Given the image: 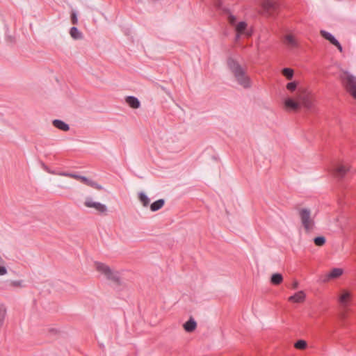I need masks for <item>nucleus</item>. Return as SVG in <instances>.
<instances>
[{"label": "nucleus", "instance_id": "bb28decb", "mask_svg": "<svg viewBox=\"0 0 356 356\" xmlns=\"http://www.w3.org/2000/svg\"><path fill=\"white\" fill-rule=\"evenodd\" d=\"M325 238L324 236H317L314 238V242L317 246H323L325 243Z\"/></svg>", "mask_w": 356, "mask_h": 356}, {"label": "nucleus", "instance_id": "c9c22d12", "mask_svg": "<svg viewBox=\"0 0 356 356\" xmlns=\"http://www.w3.org/2000/svg\"><path fill=\"white\" fill-rule=\"evenodd\" d=\"M331 279H332V278H331V277H330V276H329V273H328V274L325 275L322 278L321 281H322L323 282H328V281H329L330 280H331Z\"/></svg>", "mask_w": 356, "mask_h": 356}, {"label": "nucleus", "instance_id": "7ed1b4c3", "mask_svg": "<svg viewBox=\"0 0 356 356\" xmlns=\"http://www.w3.org/2000/svg\"><path fill=\"white\" fill-rule=\"evenodd\" d=\"M298 214L305 232H312L315 227L314 216L309 208L303 207L298 209Z\"/></svg>", "mask_w": 356, "mask_h": 356}, {"label": "nucleus", "instance_id": "a19ab883", "mask_svg": "<svg viewBox=\"0 0 356 356\" xmlns=\"http://www.w3.org/2000/svg\"><path fill=\"white\" fill-rule=\"evenodd\" d=\"M340 317L342 320H344L346 318V315L344 313L340 314Z\"/></svg>", "mask_w": 356, "mask_h": 356}, {"label": "nucleus", "instance_id": "7c9ffc66", "mask_svg": "<svg viewBox=\"0 0 356 356\" xmlns=\"http://www.w3.org/2000/svg\"><path fill=\"white\" fill-rule=\"evenodd\" d=\"M58 186L60 188H65V189L70 188L69 183L67 181H60V182L59 183Z\"/></svg>", "mask_w": 356, "mask_h": 356}, {"label": "nucleus", "instance_id": "f3484780", "mask_svg": "<svg viewBox=\"0 0 356 356\" xmlns=\"http://www.w3.org/2000/svg\"><path fill=\"white\" fill-rule=\"evenodd\" d=\"M320 33L322 37L327 40L333 45L338 41L330 33L321 30Z\"/></svg>", "mask_w": 356, "mask_h": 356}, {"label": "nucleus", "instance_id": "e433bc0d", "mask_svg": "<svg viewBox=\"0 0 356 356\" xmlns=\"http://www.w3.org/2000/svg\"><path fill=\"white\" fill-rule=\"evenodd\" d=\"M298 285H299V283L297 280H294L292 283V285H291V287L293 289H296L298 287Z\"/></svg>", "mask_w": 356, "mask_h": 356}, {"label": "nucleus", "instance_id": "20e7f679", "mask_svg": "<svg viewBox=\"0 0 356 356\" xmlns=\"http://www.w3.org/2000/svg\"><path fill=\"white\" fill-rule=\"evenodd\" d=\"M339 79L343 86L356 99V76L347 70H341Z\"/></svg>", "mask_w": 356, "mask_h": 356}, {"label": "nucleus", "instance_id": "a211bd4d", "mask_svg": "<svg viewBox=\"0 0 356 356\" xmlns=\"http://www.w3.org/2000/svg\"><path fill=\"white\" fill-rule=\"evenodd\" d=\"M247 24L245 22H240L235 28L237 33L236 39L238 40L240 38V35L242 34L245 30Z\"/></svg>", "mask_w": 356, "mask_h": 356}, {"label": "nucleus", "instance_id": "6e6552de", "mask_svg": "<svg viewBox=\"0 0 356 356\" xmlns=\"http://www.w3.org/2000/svg\"><path fill=\"white\" fill-rule=\"evenodd\" d=\"M297 99L300 102V106H303L307 110L313 106V102L308 95H298Z\"/></svg>", "mask_w": 356, "mask_h": 356}, {"label": "nucleus", "instance_id": "a878e982", "mask_svg": "<svg viewBox=\"0 0 356 356\" xmlns=\"http://www.w3.org/2000/svg\"><path fill=\"white\" fill-rule=\"evenodd\" d=\"M307 342L305 340H298L295 344L294 346L296 348L299 350H304L307 348Z\"/></svg>", "mask_w": 356, "mask_h": 356}, {"label": "nucleus", "instance_id": "72a5a7b5", "mask_svg": "<svg viewBox=\"0 0 356 356\" xmlns=\"http://www.w3.org/2000/svg\"><path fill=\"white\" fill-rule=\"evenodd\" d=\"M228 21L231 24L234 25L236 21V19L234 15L229 14L228 16Z\"/></svg>", "mask_w": 356, "mask_h": 356}, {"label": "nucleus", "instance_id": "f03ea898", "mask_svg": "<svg viewBox=\"0 0 356 356\" xmlns=\"http://www.w3.org/2000/svg\"><path fill=\"white\" fill-rule=\"evenodd\" d=\"M95 266L96 270L102 275L106 280L117 286L122 285V283L118 271L108 265L98 261L95 262Z\"/></svg>", "mask_w": 356, "mask_h": 356}, {"label": "nucleus", "instance_id": "f8f14e48", "mask_svg": "<svg viewBox=\"0 0 356 356\" xmlns=\"http://www.w3.org/2000/svg\"><path fill=\"white\" fill-rule=\"evenodd\" d=\"M52 124L56 128L64 131H67L70 130V126L67 123L60 120H54L52 121Z\"/></svg>", "mask_w": 356, "mask_h": 356}, {"label": "nucleus", "instance_id": "79ce46f5", "mask_svg": "<svg viewBox=\"0 0 356 356\" xmlns=\"http://www.w3.org/2000/svg\"><path fill=\"white\" fill-rule=\"evenodd\" d=\"M51 331L52 332H56L54 329H51Z\"/></svg>", "mask_w": 356, "mask_h": 356}, {"label": "nucleus", "instance_id": "58836bf2", "mask_svg": "<svg viewBox=\"0 0 356 356\" xmlns=\"http://www.w3.org/2000/svg\"><path fill=\"white\" fill-rule=\"evenodd\" d=\"M97 184V183H96L95 181H93L90 180V183H89L88 186H91V187H92V188H95V186H96V184Z\"/></svg>", "mask_w": 356, "mask_h": 356}, {"label": "nucleus", "instance_id": "b1692460", "mask_svg": "<svg viewBox=\"0 0 356 356\" xmlns=\"http://www.w3.org/2000/svg\"><path fill=\"white\" fill-rule=\"evenodd\" d=\"M6 315V309L3 305L0 304V327L3 325Z\"/></svg>", "mask_w": 356, "mask_h": 356}, {"label": "nucleus", "instance_id": "f704fd0d", "mask_svg": "<svg viewBox=\"0 0 356 356\" xmlns=\"http://www.w3.org/2000/svg\"><path fill=\"white\" fill-rule=\"evenodd\" d=\"M80 180L85 184L88 185L89 184L90 179H88L86 177L81 176Z\"/></svg>", "mask_w": 356, "mask_h": 356}, {"label": "nucleus", "instance_id": "2f4dec72", "mask_svg": "<svg viewBox=\"0 0 356 356\" xmlns=\"http://www.w3.org/2000/svg\"><path fill=\"white\" fill-rule=\"evenodd\" d=\"M4 263H0V276L7 274V268L3 266Z\"/></svg>", "mask_w": 356, "mask_h": 356}, {"label": "nucleus", "instance_id": "473e14b6", "mask_svg": "<svg viewBox=\"0 0 356 356\" xmlns=\"http://www.w3.org/2000/svg\"><path fill=\"white\" fill-rule=\"evenodd\" d=\"M71 21L73 24H77V23H78V18L76 16V13L75 12L72 13Z\"/></svg>", "mask_w": 356, "mask_h": 356}, {"label": "nucleus", "instance_id": "ea45409f", "mask_svg": "<svg viewBox=\"0 0 356 356\" xmlns=\"http://www.w3.org/2000/svg\"><path fill=\"white\" fill-rule=\"evenodd\" d=\"M95 188H96V189H97V190H102V189H103V187H102V186H101V185H99V184H96V186H95Z\"/></svg>", "mask_w": 356, "mask_h": 356}, {"label": "nucleus", "instance_id": "9d476101", "mask_svg": "<svg viewBox=\"0 0 356 356\" xmlns=\"http://www.w3.org/2000/svg\"><path fill=\"white\" fill-rule=\"evenodd\" d=\"M305 293L303 291H299L294 295L290 296L288 300L290 302L300 303L305 301Z\"/></svg>", "mask_w": 356, "mask_h": 356}, {"label": "nucleus", "instance_id": "423d86ee", "mask_svg": "<svg viewBox=\"0 0 356 356\" xmlns=\"http://www.w3.org/2000/svg\"><path fill=\"white\" fill-rule=\"evenodd\" d=\"M84 205L88 208L94 209L98 213H106L107 212V207L105 204L95 202L90 197L86 198Z\"/></svg>", "mask_w": 356, "mask_h": 356}, {"label": "nucleus", "instance_id": "4c0bfd02", "mask_svg": "<svg viewBox=\"0 0 356 356\" xmlns=\"http://www.w3.org/2000/svg\"><path fill=\"white\" fill-rule=\"evenodd\" d=\"M335 47H337V48L341 52L343 51V48H342V46L341 45V44L339 42V41H337L334 44Z\"/></svg>", "mask_w": 356, "mask_h": 356}, {"label": "nucleus", "instance_id": "9b49d317", "mask_svg": "<svg viewBox=\"0 0 356 356\" xmlns=\"http://www.w3.org/2000/svg\"><path fill=\"white\" fill-rule=\"evenodd\" d=\"M284 105L286 107V108L292 110V111H297L300 108V102L295 101L294 99L291 98H288L284 101Z\"/></svg>", "mask_w": 356, "mask_h": 356}, {"label": "nucleus", "instance_id": "0eeeda50", "mask_svg": "<svg viewBox=\"0 0 356 356\" xmlns=\"http://www.w3.org/2000/svg\"><path fill=\"white\" fill-rule=\"evenodd\" d=\"M350 167L349 165H345L341 163H336L333 165L332 173L335 177L338 178H343L346 173L350 170Z\"/></svg>", "mask_w": 356, "mask_h": 356}, {"label": "nucleus", "instance_id": "37998d69", "mask_svg": "<svg viewBox=\"0 0 356 356\" xmlns=\"http://www.w3.org/2000/svg\"><path fill=\"white\" fill-rule=\"evenodd\" d=\"M202 1H204V0H202Z\"/></svg>", "mask_w": 356, "mask_h": 356}, {"label": "nucleus", "instance_id": "5701e85b", "mask_svg": "<svg viewBox=\"0 0 356 356\" xmlns=\"http://www.w3.org/2000/svg\"><path fill=\"white\" fill-rule=\"evenodd\" d=\"M53 174H56L57 175H59V176H64V177H71V178H74V179H81V175H76V174H74V173H70V172H57V173H54V172H52Z\"/></svg>", "mask_w": 356, "mask_h": 356}, {"label": "nucleus", "instance_id": "2eb2a0df", "mask_svg": "<svg viewBox=\"0 0 356 356\" xmlns=\"http://www.w3.org/2000/svg\"><path fill=\"white\" fill-rule=\"evenodd\" d=\"M350 296L351 294L350 292L343 291L342 294L339 298V301L343 306L346 307Z\"/></svg>", "mask_w": 356, "mask_h": 356}, {"label": "nucleus", "instance_id": "4be33fe9", "mask_svg": "<svg viewBox=\"0 0 356 356\" xmlns=\"http://www.w3.org/2000/svg\"><path fill=\"white\" fill-rule=\"evenodd\" d=\"M343 269L335 268L331 270V272L329 273V276L332 279H335L340 277L343 274Z\"/></svg>", "mask_w": 356, "mask_h": 356}, {"label": "nucleus", "instance_id": "f257e3e1", "mask_svg": "<svg viewBox=\"0 0 356 356\" xmlns=\"http://www.w3.org/2000/svg\"><path fill=\"white\" fill-rule=\"evenodd\" d=\"M227 63L237 83L245 89L250 88L252 87V81L247 73L246 67L242 66L233 58H229Z\"/></svg>", "mask_w": 356, "mask_h": 356}, {"label": "nucleus", "instance_id": "ddd939ff", "mask_svg": "<svg viewBox=\"0 0 356 356\" xmlns=\"http://www.w3.org/2000/svg\"><path fill=\"white\" fill-rule=\"evenodd\" d=\"M197 323L193 318L191 317L188 321L184 324V328L187 332H191L195 330Z\"/></svg>", "mask_w": 356, "mask_h": 356}, {"label": "nucleus", "instance_id": "c85d7f7f", "mask_svg": "<svg viewBox=\"0 0 356 356\" xmlns=\"http://www.w3.org/2000/svg\"><path fill=\"white\" fill-rule=\"evenodd\" d=\"M11 286L15 287H24V282L23 280H14L10 282Z\"/></svg>", "mask_w": 356, "mask_h": 356}, {"label": "nucleus", "instance_id": "c756f323", "mask_svg": "<svg viewBox=\"0 0 356 356\" xmlns=\"http://www.w3.org/2000/svg\"><path fill=\"white\" fill-rule=\"evenodd\" d=\"M297 83L296 81L290 82L286 84L287 90L290 91H294L297 88Z\"/></svg>", "mask_w": 356, "mask_h": 356}, {"label": "nucleus", "instance_id": "4468645a", "mask_svg": "<svg viewBox=\"0 0 356 356\" xmlns=\"http://www.w3.org/2000/svg\"><path fill=\"white\" fill-rule=\"evenodd\" d=\"M127 104L133 108H138L140 106L139 100L134 96H128L126 98Z\"/></svg>", "mask_w": 356, "mask_h": 356}, {"label": "nucleus", "instance_id": "dca6fc26", "mask_svg": "<svg viewBox=\"0 0 356 356\" xmlns=\"http://www.w3.org/2000/svg\"><path fill=\"white\" fill-rule=\"evenodd\" d=\"M70 35L74 40H81L83 38V34L76 26H72L70 30Z\"/></svg>", "mask_w": 356, "mask_h": 356}, {"label": "nucleus", "instance_id": "1a4fd4ad", "mask_svg": "<svg viewBox=\"0 0 356 356\" xmlns=\"http://www.w3.org/2000/svg\"><path fill=\"white\" fill-rule=\"evenodd\" d=\"M284 43L290 49L298 47V42L292 34H286L283 38Z\"/></svg>", "mask_w": 356, "mask_h": 356}, {"label": "nucleus", "instance_id": "39448f33", "mask_svg": "<svg viewBox=\"0 0 356 356\" xmlns=\"http://www.w3.org/2000/svg\"><path fill=\"white\" fill-rule=\"evenodd\" d=\"M261 7L265 15L268 17H274L278 13L280 3L278 1L275 0H264L261 3Z\"/></svg>", "mask_w": 356, "mask_h": 356}, {"label": "nucleus", "instance_id": "393cba45", "mask_svg": "<svg viewBox=\"0 0 356 356\" xmlns=\"http://www.w3.org/2000/svg\"><path fill=\"white\" fill-rule=\"evenodd\" d=\"M282 73L288 80L292 79L293 76V70L291 68H284L282 71Z\"/></svg>", "mask_w": 356, "mask_h": 356}, {"label": "nucleus", "instance_id": "cd10ccee", "mask_svg": "<svg viewBox=\"0 0 356 356\" xmlns=\"http://www.w3.org/2000/svg\"><path fill=\"white\" fill-rule=\"evenodd\" d=\"M214 6L217 9L221 10L225 13H229V10L222 6V1L220 0H214Z\"/></svg>", "mask_w": 356, "mask_h": 356}, {"label": "nucleus", "instance_id": "412c9836", "mask_svg": "<svg viewBox=\"0 0 356 356\" xmlns=\"http://www.w3.org/2000/svg\"><path fill=\"white\" fill-rule=\"evenodd\" d=\"M138 199L143 207H147L149 204L150 200L145 193L140 192L138 193Z\"/></svg>", "mask_w": 356, "mask_h": 356}, {"label": "nucleus", "instance_id": "6ab92c4d", "mask_svg": "<svg viewBox=\"0 0 356 356\" xmlns=\"http://www.w3.org/2000/svg\"><path fill=\"white\" fill-rule=\"evenodd\" d=\"M283 281V277L280 273H274L270 277V282L274 285H278Z\"/></svg>", "mask_w": 356, "mask_h": 356}, {"label": "nucleus", "instance_id": "aec40b11", "mask_svg": "<svg viewBox=\"0 0 356 356\" xmlns=\"http://www.w3.org/2000/svg\"><path fill=\"white\" fill-rule=\"evenodd\" d=\"M165 201L163 199H159L156 200V202H153L150 205V209L152 211H156L161 209L163 206L164 205Z\"/></svg>", "mask_w": 356, "mask_h": 356}]
</instances>
